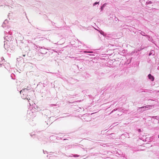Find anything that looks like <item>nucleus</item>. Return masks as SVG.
I'll use <instances>...</instances> for the list:
<instances>
[{
    "instance_id": "f257e3e1",
    "label": "nucleus",
    "mask_w": 159,
    "mask_h": 159,
    "mask_svg": "<svg viewBox=\"0 0 159 159\" xmlns=\"http://www.w3.org/2000/svg\"><path fill=\"white\" fill-rule=\"evenodd\" d=\"M149 78L152 81L154 80L153 77L152 76L151 74H149L148 75Z\"/></svg>"
},
{
    "instance_id": "f03ea898",
    "label": "nucleus",
    "mask_w": 159,
    "mask_h": 159,
    "mask_svg": "<svg viewBox=\"0 0 159 159\" xmlns=\"http://www.w3.org/2000/svg\"><path fill=\"white\" fill-rule=\"evenodd\" d=\"M149 107H150V106H146L145 107H141L140 108L141 109L145 108L144 109L145 110H147V109H149Z\"/></svg>"
},
{
    "instance_id": "7ed1b4c3",
    "label": "nucleus",
    "mask_w": 159,
    "mask_h": 159,
    "mask_svg": "<svg viewBox=\"0 0 159 159\" xmlns=\"http://www.w3.org/2000/svg\"><path fill=\"white\" fill-rule=\"evenodd\" d=\"M25 90H27V89H23L22 90L20 91V93H21L22 92L23 93V91H25Z\"/></svg>"
},
{
    "instance_id": "20e7f679",
    "label": "nucleus",
    "mask_w": 159,
    "mask_h": 159,
    "mask_svg": "<svg viewBox=\"0 0 159 159\" xmlns=\"http://www.w3.org/2000/svg\"><path fill=\"white\" fill-rule=\"evenodd\" d=\"M98 2H95L94 4V5H96L97 4H98Z\"/></svg>"
},
{
    "instance_id": "39448f33",
    "label": "nucleus",
    "mask_w": 159,
    "mask_h": 159,
    "mask_svg": "<svg viewBox=\"0 0 159 159\" xmlns=\"http://www.w3.org/2000/svg\"><path fill=\"white\" fill-rule=\"evenodd\" d=\"M23 56H24V57L25 56V55H23Z\"/></svg>"
},
{
    "instance_id": "423d86ee",
    "label": "nucleus",
    "mask_w": 159,
    "mask_h": 159,
    "mask_svg": "<svg viewBox=\"0 0 159 159\" xmlns=\"http://www.w3.org/2000/svg\"><path fill=\"white\" fill-rule=\"evenodd\" d=\"M140 131V129H139V131Z\"/></svg>"
},
{
    "instance_id": "0eeeda50",
    "label": "nucleus",
    "mask_w": 159,
    "mask_h": 159,
    "mask_svg": "<svg viewBox=\"0 0 159 159\" xmlns=\"http://www.w3.org/2000/svg\"><path fill=\"white\" fill-rule=\"evenodd\" d=\"M74 156L75 157H76V156L75 155Z\"/></svg>"
},
{
    "instance_id": "6e6552de",
    "label": "nucleus",
    "mask_w": 159,
    "mask_h": 159,
    "mask_svg": "<svg viewBox=\"0 0 159 159\" xmlns=\"http://www.w3.org/2000/svg\"><path fill=\"white\" fill-rule=\"evenodd\" d=\"M74 156L75 157H76V156L75 155Z\"/></svg>"
},
{
    "instance_id": "1a4fd4ad",
    "label": "nucleus",
    "mask_w": 159,
    "mask_h": 159,
    "mask_svg": "<svg viewBox=\"0 0 159 159\" xmlns=\"http://www.w3.org/2000/svg\"><path fill=\"white\" fill-rule=\"evenodd\" d=\"M158 138H159V135H158Z\"/></svg>"
}]
</instances>
